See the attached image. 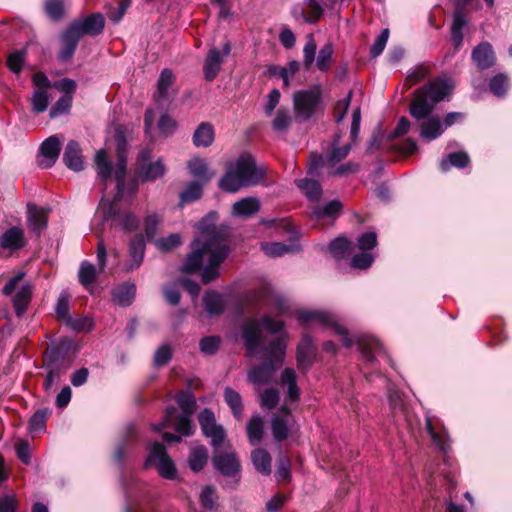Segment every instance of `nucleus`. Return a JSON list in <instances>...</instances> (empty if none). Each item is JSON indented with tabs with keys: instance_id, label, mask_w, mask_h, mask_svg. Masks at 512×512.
Wrapping results in <instances>:
<instances>
[{
	"instance_id": "obj_33",
	"label": "nucleus",
	"mask_w": 512,
	"mask_h": 512,
	"mask_svg": "<svg viewBox=\"0 0 512 512\" xmlns=\"http://www.w3.org/2000/svg\"><path fill=\"white\" fill-rule=\"evenodd\" d=\"M280 385L288 388L287 397L290 401H297L300 397V389L297 386V375L294 369L285 368L281 374Z\"/></svg>"
},
{
	"instance_id": "obj_3",
	"label": "nucleus",
	"mask_w": 512,
	"mask_h": 512,
	"mask_svg": "<svg viewBox=\"0 0 512 512\" xmlns=\"http://www.w3.org/2000/svg\"><path fill=\"white\" fill-rule=\"evenodd\" d=\"M264 170L256 165L254 157L243 152L233 163L226 166L225 174L219 180V187L235 193L243 187L256 186L264 179Z\"/></svg>"
},
{
	"instance_id": "obj_52",
	"label": "nucleus",
	"mask_w": 512,
	"mask_h": 512,
	"mask_svg": "<svg viewBox=\"0 0 512 512\" xmlns=\"http://www.w3.org/2000/svg\"><path fill=\"white\" fill-rule=\"evenodd\" d=\"M181 244V236L178 233L170 234L166 237H160L155 240L156 248L161 252H169Z\"/></svg>"
},
{
	"instance_id": "obj_2",
	"label": "nucleus",
	"mask_w": 512,
	"mask_h": 512,
	"mask_svg": "<svg viewBox=\"0 0 512 512\" xmlns=\"http://www.w3.org/2000/svg\"><path fill=\"white\" fill-rule=\"evenodd\" d=\"M447 95V81H430L414 92L409 113L418 123L419 135L425 141L435 140L444 132L440 118L431 114Z\"/></svg>"
},
{
	"instance_id": "obj_58",
	"label": "nucleus",
	"mask_w": 512,
	"mask_h": 512,
	"mask_svg": "<svg viewBox=\"0 0 512 512\" xmlns=\"http://www.w3.org/2000/svg\"><path fill=\"white\" fill-rule=\"evenodd\" d=\"M220 343L219 336H206L199 343L200 351L206 355H214L217 353Z\"/></svg>"
},
{
	"instance_id": "obj_30",
	"label": "nucleus",
	"mask_w": 512,
	"mask_h": 512,
	"mask_svg": "<svg viewBox=\"0 0 512 512\" xmlns=\"http://www.w3.org/2000/svg\"><path fill=\"white\" fill-rule=\"evenodd\" d=\"M97 178L106 185L110 180L113 168L105 150H99L94 159Z\"/></svg>"
},
{
	"instance_id": "obj_37",
	"label": "nucleus",
	"mask_w": 512,
	"mask_h": 512,
	"mask_svg": "<svg viewBox=\"0 0 512 512\" xmlns=\"http://www.w3.org/2000/svg\"><path fill=\"white\" fill-rule=\"evenodd\" d=\"M296 186L312 202H317L322 195V187L316 180L303 178L295 180Z\"/></svg>"
},
{
	"instance_id": "obj_9",
	"label": "nucleus",
	"mask_w": 512,
	"mask_h": 512,
	"mask_svg": "<svg viewBox=\"0 0 512 512\" xmlns=\"http://www.w3.org/2000/svg\"><path fill=\"white\" fill-rule=\"evenodd\" d=\"M44 366L47 375L43 386L46 391H50L60 381L61 376L65 374L69 366L66 363L65 356L58 348H52L46 352Z\"/></svg>"
},
{
	"instance_id": "obj_20",
	"label": "nucleus",
	"mask_w": 512,
	"mask_h": 512,
	"mask_svg": "<svg viewBox=\"0 0 512 512\" xmlns=\"http://www.w3.org/2000/svg\"><path fill=\"white\" fill-rule=\"evenodd\" d=\"M358 349L367 363H373L376 356L384 355L388 360L389 357L385 354L381 343L372 336H358L356 338Z\"/></svg>"
},
{
	"instance_id": "obj_13",
	"label": "nucleus",
	"mask_w": 512,
	"mask_h": 512,
	"mask_svg": "<svg viewBox=\"0 0 512 512\" xmlns=\"http://www.w3.org/2000/svg\"><path fill=\"white\" fill-rule=\"evenodd\" d=\"M231 52V44L229 41L225 42L222 47V51L217 48H211L207 54V57L203 64V73L205 80L213 81L223 64L224 58L227 57Z\"/></svg>"
},
{
	"instance_id": "obj_45",
	"label": "nucleus",
	"mask_w": 512,
	"mask_h": 512,
	"mask_svg": "<svg viewBox=\"0 0 512 512\" xmlns=\"http://www.w3.org/2000/svg\"><path fill=\"white\" fill-rule=\"evenodd\" d=\"M98 273H100L99 270L97 271L92 263L86 260L82 261L78 272L79 282L87 288L96 281Z\"/></svg>"
},
{
	"instance_id": "obj_40",
	"label": "nucleus",
	"mask_w": 512,
	"mask_h": 512,
	"mask_svg": "<svg viewBox=\"0 0 512 512\" xmlns=\"http://www.w3.org/2000/svg\"><path fill=\"white\" fill-rule=\"evenodd\" d=\"M203 305L207 313L210 315H219L223 313L225 303L220 293L216 291H208L203 297Z\"/></svg>"
},
{
	"instance_id": "obj_10",
	"label": "nucleus",
	"mask_w": 512,
	"mask_h": 512,
	"mask_svg": "<svg viewBox=\"0 0 512 512\" xmlns=\"http://www.w3.org/2000/svg\"><path fill=\"white\" fill-rule=\"evenodd\" d=\"M98 213L102 214L103 221L113 220L117 222L125 232L135 231L139 226V220L134 213L121 212L118 205L114 202L101 205Z\"/></svg>"
},
{
	"instance_id": "obj_8",
	"label": "nucleus",
	"mask_w": 512,
	"mask_h": 512,
	"mask_svg": "<svg viewBox=\"0 0 512 512\" xmlns=\"http://www.w3.org/2000/svg\"><path fill=\"white\" fill-rule=\"evenodd\" d=\"M154 466L160 477L166 480L178 478L177 468L172 458L168 455L166 447L159 442H154L149 447V453L145 460L144 467Z\"/></svg>"
},
{
	"instance_id": "obj_54",
	"label": "nucleus",
	"mask_w": 512,
	"mask_h": 512,
	"mask_svg": "<svg viewBox=\"0 0 512 512\" xmlns=\"http://www.w3.org/2000/svg\"><path fill=\"white\" fill-rule=\"evenodd\" d=\"M49 411L38 410L36 411L29 420V430L31 433L42 432L46 427V420L48 418Z\"/></svg>"
},
{
	"instance_id": "obj_36",
	"label": "nucleus",
	"mask_w": 512,
	"mask_h": 512,
	"mask_svg": "<svg viewBox=\"0 0 512 512\" xmlns=\"http://www.w3.org/2000/svg\"><path fill=\"white\" fill-rule=\"evenodd\" d=\"M208 461V450L203 445H196L190 449L188 464L193 472L203 470Z\"/></svg>"
},
{
	"instance_id": "obj_27",
	"label": "nucleus",
	"mask_w": 512,
	"mask_h": 512,
	"mask_svg": "<svg viewBox=\"0 0 512 512\" xmlns=\"http://www.w3.org/2000/svg\"><path fill=\"white\" fill-rule=\"evenodd\" d=\"M145 238L142 234H136L129 243V254L131 257L128 270L137 269L143 262L145 255Z\"/></svg>"
},
{
	"instance_id": "obj_22",
	"label": "nucleus",
	"mask_w": 512,
	"mask_h": 512,
	"mask_svg": "<svg viewBox=\"0 0 512 512\" xmlns=\"http://www.w3.org/2000/svg\"><path fill=\"white\" fill-rule=\"evenodd\" d=\"M472 60L481 69H489L495 63V54L490 43L482 42L472 51Z\"/></svg>"
},
{
	"instance_id": "obj_28",
	"label": "nucleus",
	"mask_w": 512,
	"mask_h": 512,
	"mask_svg": "<svg viewBox=\"0 0 512 512\" xmlns=\"http://www.w3.org/2000/svg\"><path fill=\"white\" fill-rule=\"evenodd\" d=\"M260 206V200L257 197H245L233 204L232 214L236 217L248 218L259 212Z\"/></svg>"
},
{
	"instance_id": "obj_56",
	"label": "nucleus",
	"mask_w": 512,
	"mask_h": 512,
	"mask_svg": "<svg viewBox=\"0 0 512 512\" xmlns=\"http://www.w3.org/2000/svg\"><path fill=\"white\" fill-rule=\"evenodd\" d=\"M218 499L216 490L213 486H205L200 494L201 505L208 510H213L216 507V501Z\"/></svg>"
},
{
	"instance_id": "obj_12",
	"label": "nucleus",
	"mask_w": 512,
	"mask_h": 512,
	"mask_svg": "<svg viewBox=\"0 0 512 512\" xmlns=\"http://www.w3.org/2000/svg\"><path fill=\"white\" fill-rule=\"evenodd\" d=\"M198 421L204 436L211 439L214 448H218L223 443L226 433L223 426L216 423L214 412L205 408L200 412Z\"/></svg>"
},
{
	"instance_id": "obj_23",
	"label": "nucleus",
	"mask_w": 512,
	"mask_h": 512,
	"mask_svg": "<svg viewBox=\"0 0 512 512\" xmlns=\"http://www.w3.org/2000/svg\"><path fill=\"white\" fill-rule=\"evenodd\" d=\"M63 162L71 170L77 172L83 170L84 160L78 142L71 140L67 143L63 154Z\"/></svg>"
},
{
	"instance_id": "obj_16",
	"label": "nucleus",
	"mask_w": 512,
	"mask_h": 512,
	"mask_svg": "<svg viewBox=\"0 0 512 512\" xmlns=\"http://www.w3.org/2000/svg\"><path fill=\"white\" fill-rule=\"evenodd\" d=\"M61 151V142L58 136L48 137L40 146L37 163L41 168L52 167L57 161Z\"/></svg>"
},
{
	"instance_id": "obj_31",
	"label": "nucleus",
	"mask_w": 512,
	"mask_h": 512,
	"mask_svg": "<svg viewBox=\"0 0 512 512\" xmlns=\"http://www.w3.org/2000/svg\"><path fill=\"white\" fill-rule=\"evenodd\" d=\"M126 170H127V161L124 153H118V159L114 167V176L116 181V197L121 198L126 191Z\"/></svg>"
},
{
	"instance_id": "obj_62",
	"label": "nucleus",
	"mask_w": 512,
	"mask_h": 512,
	"mask_svg": "<svg viewBox=\"0 0 512 512\" xmlns=\"http://www.w3.org/2000/svg\"><path fill=\"white\" fill-rule=\"evenodd\" d=\"M65 324L69 326L73 331L81 332V331H90L92 329L93 323L87 317H69L66 319Z\"/></svg>"
},
{
	"instance_id": "obj_39",
	"label": "nucleus",
	"mask_w": 512,
	"mask_h": 512,
	"mask_svg": "<svg viewBox=\"0 0 512 512\" xmlns=\"http://www.w3.org/2000/svg\"><path fill=\"white\" fill-rule=\"evenodd\" d=\"M247 436L251 445L260 443L264 436V420L259 414L253 415L247 423Z\"/></svg>"
},
{
	"instance_id": "obj_60",
	"label": "nucleus",
	"mask_w": 512,
	"mask_h": 512,
	"mask_svg": "<svg viewBox=\"0 0 512 512\" xmlns=\"http://www.w3.org/2000/svg\"><path fill=\"white\" fill-rule=\"evenodd\" d=\"M279 401V392L275 388H269L264 390L260 394V405L263 408L273 409L276 407Z\"/></svg>"
},
{
	"instance_id": "obj_44",
	"label": "nucleus",
	"mask_w": 512,
	"mask_h": 512,
	"mask_svg": "<svg viewBox=\"0 0 512 512\" xmlns=\"http://www.w3.org/2000/svg\"><path fill=\"white\" fill-rule=\"evenodd\" d=\"M330 254L336 259H342L352 251V243L344 236L332 240L328 246Z\"/></svg>"
},
{
	"instance_id": "obj_38",
	"label": "nucleus",
	"mask_w": 512,
	"mask_h": 512,
	"mask_svg": "<svg viewBox=\"0 0 512 512\" xmlns=\"http://www.w3.org/2000/svg\"><path fill=\"white\" fill-rule=\"evenodd\" d=\"M342 208L343 205L340 201L332 200L324 205H315L311 210V214L316 219L336 218Z\"/></svg>"
},
{
	"instance_id": "obj_42",
	"label": "nucleus",
	"mask_w": 512,
	"mask_h": 512,
	"mask_svg": "<svg viewBox=\"0 0 512 512\" xmlns=\"http://www.w3.org/2000/svg\"><path fill=\"white\" fill-rule=\"evenodd\" d=\"M251 459L255 469L264 475L271 473V456L262 448L256 449L251 454Z\"/></svg>"
},
{
	"instance_id": "obj_55",
	"label": "nucleus",
	"mask_w": 512,
	"mask_h": 512,
	"mask_svg": "<svg viewBox=\"0 0 512 512\" xmlns=\"http://www.w3.org/2000/svg\"><path fill=\"white\" fill-rule=\"evenodd\" d=\"M72 105V96L63 95L51 107L49 115L51 118H56L62 114L68 113Z\"/></svg>"
},
{
	"instance_id": "obj_47",
	"label": "nucleus",
	"mask_w": 512,
	"mask_h": 512,
	"mask_svg": "<svg viewBox=\"0 0 512 512\" xmlns=\"http://www.w3.org/2000/svg\"><path fill=\"white\" fill-rule=\"evenodd\" d=\"M261 250L269 257H281L293 251V246L280 242H263L261 243Z\"/></svg>"
},
{
	"instance_id": "obj_63",
	"label": "nucleus",
	"mask_w": 512,
	"mask_h": 512,
	"mask_svg": "<svg viewBox=\"0 0 512 512\" xmlns=\"http://www.w3.org/2000/svg\"><path fill=\"white\" fill-rule=\"evenodd\" d=\"M44 7L47 15L53 20H58L63 16V0H46Z\"/></svg>"
},
{
	"instance_id": "obj_46",
	"label": "nucleus",
	"mask_w": 512,
	"mask_h": 512,
	"mask_svg": "<svg viewBox=\"0 0 512 512\" xmlns=\"http://www.w3.org/2000/svg\"><path fill=\"white\" fill-rule=\"evenodd\" d=\"M333 53L334 46L332 43L328 42L321 47L316 59V67L318 70L322 72H327L330 69Z\"/></svg>"
},
{
	"instance_id": "obj_21",
	"label": "nucleus",
	"mask_w": 512,
	"mask_h": 512,
	"mask_svg": "<svg viewBox=\"0 0 512 512\" xmlns=\"http://www.w3.org/2000/svg\"><path fill=\"white\" fill-rule=\"evenodd\" d=\"M316 349L308 335H304L297 346V366L299 370L307 371L314 360Z\"/></svg>"
},
{
	"instance_id": "obj_11",
	"label": "nucleus",
	"mask_w": 512,
	"mask_h": 512,
	"mask_svg": "<svg viewBox=\"0 0 512 512\" xmlns=\"http://www.w3.org/2000/svg\"><path fill=\"white\" fill-rule=\"evenodd\" d=\"M176 76L171 69L165 68L161 71L157 80V90L153 95L154 101L161 108L170 105L177 95L174 88Z\"/></svg>"
},
{
	"instance_id": "obj_6",
	"label": "nucleus",
	"mask_w": 512,
	"mask_h": 512,
	"mask_svg": "<svg viewBox=\"0 0 512 512\" xmlns=\"http://www.w3.org/2000/svg\"><path fill=\"white\" fill-rule=\"evenodd\" d=\"M295 318L300 325L319 324L324 327H331L335 334L341 337L344 347L349 348L353 345V339L349 337L345 327L338 323L337 317L325 310H298Z\"/></svg>"
},
{
	"instance_id": "obj_64",
	"label": "nucleus",
	"mask_w": 512,
	"mask_h": 512,
	"mask_svg": "<svg viewBox=\"0 0 512 512\" xmlns=\"http://www.w3.org/2000/svg\"><path fill=\"white\" fill-rule=\"evenodd\" d=\"M389 406L393 414L402 413L404 410V400L401 392L396 389H389L388 391Z\"/></svg>"
},
{
	"instance_id": "obj_59",
	"label": "nucleus",
	"mask_w": 512,
	"mask_h": 512,
	"mask_svg": "<svg viewBox=\"0 0 512 512\" xmlns=\"http://www.w3.org/2000/svg\"><path fill=\"white\" fill-rule=\"evenodd\" d=\"M317 45L312 36L309 37L303 48V66L309 70L315 61Z\"/></svg>"
},
{
	"instance_id": "obj_41",
	"label": "nucleus",
	"mask_w": 512,
	"mask_h": 512,
	"mask_svg": "<svg viewBox=\"0 0 512 512\" xmlns=\"http://www.w3.org/2000/svg\"><path fill=\"white\" fill-rule=\"evenodd\" d=\"M224 400L237 420L243 416V402L241 395L230 387L224 389Z\"/></svg>"
},
{
	"instance_id": "obj_26",
	"label": "nucleus",
	"mask_w": 512,
	"mask_h": 512,
	"mask_svg": "<svg viewBox=\"0 0 512 512\" xmlns=\"http://www.w3.org/2000/svg\"><path fill=\"white\" fill-rule=\"evenodd\" d=\"M166 173V166L162 159L155 162L140 163L139 165V178L143 182H153L161 178Z\"/></svg>"
},
{
	"instance_id": "obj_34",
	"label": "nucleus",
	"mask_w": 512,
	"mask_h": 512,
	"mask_svg": "<svg viewBox=\"0 0 512 512\" xmlns=\"http://www.w3.org/2000/svg\"><path fill=\"white\" fill-rule=\"evenodd\" d=\"M32 298V286L23 285L12 299V304L17 317H22Z\"/></svg>"
},
{
	"instance_id": "obj_19",
	"label": "nucleus",
	"mask_w": 512,
	"mask_h": 512,
	"mask_svg": "<svg viewBox=\"0 0 512 512\" xmlns=\"http://www.w3.org/2000/svg\"><path fill=\"white\" fill-rule=\"evenodd\" d=\"M75 29V25H68L61 34V48L58 53V59L61 62L69 61L75 53L78 42L81 38Z\"/></svg>"
},
{
	"instance_id": "obj_4",
	"label": "nucleus",
	"mask_w": 512,
	"mask_h": 512,
	"mask_svg": "<svg viewBox=\"0 0 512 512\" xmlns=\"http://www.w3.org/2000/svg\"><path fill=\"white\" fill-rule=\"evenodd\" d=\"M176 402L183 414L179 415L175 407H168L163 420L153 424L152 429L160 432L164 428L173 427L177 433L185 437L190 436L194 432L191 417L197 407L196 398L190 391H182L178 394Z\"/></svg>"
},
{
	"instance_id": "obj_18",
	"label": "nucleus",
	"mask_w": 512,
	"mask_h": 512,
	"mask_svg": "<svg viewBox=\"0 0 512 512\" xmlns=\"http://www.w3.org/2000/svg\"><path fill=\"white\" fill-rule=\"evenodd\" d=\"M213 465L223 476L235 478L240 473V462L235 453H218L212 459Z\"/></svg>"
},
{
	"instance_id": "obj_17",
	"label": "nucleus",
	"mask_w": 512,
	"mask_h": 512,
	"mask_svg": "<svg viewBox=\"0 0 512 512\" xmlns=\"http://www.w3.org/2000/svg\"><path fill=\"white\" fill-rule=\"evenodd\" d=\"M69 25H75V31L80 37L83 35L96 36L103 32L105 21L102 14L94 13L85 18L76 19Z\"/></svg>"
},
{
	"instance_id": "obj_61",
	"label": "nucleus",
	"mask_w": 512,
	"mask_h": 512,
	"mask_svg": "<svg viewBox=\"0 0 512 512\" xmlns=\"http://www.w3.org/2000/svg\"><path fill=\"white\" fill-rule=\"evenodd\" d=\"M261 328L269 332L270 334H277L284 328V322L281 320L273 319L269 314H265L258 319Z\"/></svg>"
},
{
	"instance_id": "obj_14",
	"label": "nucleus",
	"mask_w": 512,
	"mask_h": 512,
	"mask_svg": "<svg viewBox=\"0 0 512 512\" xmlns=\"http://www.w3.org/2000/svg\"><path fill=\"white\" fill-rule=\"evenodd\" d=\"M454 1V17L450 28L451 37L455 48H459L463 42V28L467 26L466 14L467 5L472 0H453Z\"/></svg>"
},
{
	"instance_id": "obj_24",
	"label": "nucleus",
	"mask_w": 512,
	"mask_h": 512,
	"mask_svg": "<svg viewBox=\"0 0 512 512\" xmlns=\"http://www.w3.org/2000/svg\"><path fill=\"white\" fill-rule=\"evenodd\" d=\"M25 245L24 232L17 226L10 227L0 237V246L3 249L19 250Z\"/></svg>"
},
{
	"instance_id": "obj_57",
	"label": "nucleus",
	"mask_w": 512,
	"mask_h": 512,
	"mask_svg": "<svg viewBox=\"0 0 512 512\" xmlns=\"http://www.w3.org/2000/svg\"><path fill=\"white\" fill-rule=\"evenodd\" d=\"M49 96L46 90L36 89L32 96V109L36 113L44 112L48 107Z\"/></svg>"
},
{
	"instance_id": "obj_49",
	"label": "nucleus",
	"mask_w": 512,
	"mask_h": 512,
	"mask_svg": "<svg viewBox=\"0 0 512 512\" xmlns=\"http://www.w3.org/2000/svg\"><path fill=\"white\" fill-rule=\"evenodd\" d=\"M203 193V186L198 181H193L188 184L186 189L180 193L181 203H189L199 199Z\"/></svg>"
},
{
	"instance_id": "obj_32",
	"label": "nucleus",
	"mask_w": 512,
	"mask_h": 512,
	"mask_svg": "<svg viewBox=\"0 0 512 512\" xmlns=\"http://www.w3.org/2000/svg\"><path fill=\"white\" fill-rule=\"evenodd\" d=\"M135 293L136 286L132 283H125L112 291V300L122 307H127L133 302Z\"/></svg>"
},
{
	"instance_id": "obj_53",
	"label": "nucleus",
	"mask_w": 512,
	"mask_h": 512,
	"mask_svg": "<svg viewBox=\"0 0 512 512\" xmlns=\"http://www.w3.org/2000/svg\"><path fill=\"white\" fill-rule=\"evenodd\" d=\"M69 301L70 295L66 291H63L58 296V299L55 304L56 315L58 319H60L63 322L70 317Z\"/></svg>"
},
{
	"instance_id": "obj_35",
	"label": "nucleus",
	"mask_w": 512,
	"mask_h": 512,
	"mask_svg": "<svg viewBox=\"0 0 512 512\" xmlns=\"http://www.w3.org/2000/svg\"><path fill=\"white\" fill-rule=\"evenodd\" d=\"M214 128L208 122H202L193 134V144L196 147H209L214 141Z\"/></svg>"
},
{
	"instance_id": "obj_48",
	"label": "nucleus",
	"mask_w": 512,
	"mask_h": 512,
	"mask_svg": "<svg viewBox=\"0 0 512 512\" xmlns=\"http://www.w3.org/2000/svg\"><path fill=\"white\" fill-rule=\"evenodd\" d=\"M161 222L162 218L160 215L156 213L148 214L143 221V228L145 232L144 238H146L148 241L154 239Z\"/></svg>"
},
{
	"instance_id": "obj_25",
	"label": "nucleus",
	"mask_w": 512,
	"mask_h": 512,
	"mask_svg": "<svg viewBox=\"0 0 512 512\" xmlns=\"http://www.w3.org/2000/svg\"><path fill=\"white\" fill-rule=\"evenodd\" d=\"M27 210L28 226L32 232L39 236L47 227V213L43 208H38L36 205L30 203L27 205Z\"/></svg>"
},
{
	"instance_id": "obj_1",
	"label": "nucleus",
	"mask_w": 512,
	"mask_h": 512,
	"mask_svg": "<svg viewBox=\"0 0 512 512\" xmlns=\"http://www.w3.org/2000/svg\"><path fill=\"white\" fill-rule=\"evenodd\" d=\"M229 247L219 237L215 227L202 229L200 237L191 243V252L182 267V271L193 273L201 269L204 284L219 276V266L228 257Z\"/></svg>"
},
{
	"instance_id": "obj_50",
	"label": "nucleus",
	"mask_w": 512,
	"mask_h": 512,
	"mask_svg": "<svg viewBox=\"0 0 512 512\" xmlns=\"http://www.w3.org/2000/svg\"><path fill=\"white\" fill-rule=\"evenodd\" d=\"M136 436V432H135V427L134 425H130L128 428H127V431H126V434L123 438V440L121 441V443H119V445L116 447V450H115V453H114V459L117 463L119 464H123L124 462V458H125V449H126V446L134 440Z\"/></svg>"
},
{
	"instance_id": "obj_43",
	"label": "nucleus",
	"mask_w": 512,
	"mask_h": 512,
	"mask_svg": "<svg viewBox=\"0 0 512 512\" xmlns=\"http://www.w3.org/2000/svg\"><path fill=\"white\" fill-rule=\"evenodd\" d=\"M188 169L190 174L203 181L208 182L212 176L213 173L209 172L208 164L204 159L201 158H195L188 162Z\"/></svg>"
},
{
	"instance_id": "obj_29",
	"label": "nucleus",
	"mask_w": 512,
	"mask_h": 512,
	"mask_svg": "<svg viewBox=\"0 0 512 512\" xmlns=\"http://www.w3.org/2000/svg\"><path fill=\"white\" fill-rule=\"evenodd\" d=\"M280 410L284 415H276L271 420L272 434L278 442L285 440L289 434L287 417L290 415V410L286 406H282Z\"/></svg>"
},
{
	"instance_id": "obj_51",
	"label": "nucleus",
	"mask_w": 512,
	"mask_h": 512,
	"mask_svg": "<svg viewBox=\"0 0 512 512\" xmlns=\"http://www.w3.org/2000/svg\"><path fill=\"white\" fill-rule=\"evenodd\" d=\"M489 87H490V91L496 97L504 96L509 87L508 77L503 73H499V74L495 75L490 80Z\"/></svg>"
},
{
	"instance_id": "obj_15",
	"label": "nucleus",
	"mask_w": 512,
	"mask_h": 512,
	"mask_svg": "<svg viewBox=\"0 0 512 512\" xmlns=\"http://www.w3.org/2000/svg\"><path fill=\"white\" fill-rule=\"evenodd\" d=\"M242 338L250 356H254L259 348L260 351L262 350L264 347H261L262 329L258 319H250L244 323L242 326Z\"/></svg>"
},
{
	"instance_id": "obj_5",
	"label": "nucleus",
	"mask_w": 512,
	"mask_h": 512,
	"mask_svg": "<svg viewBox=\"0 0 512 512\" xmlns=\"http://www.w3.org/2000/svg\"><path fill=\"white\" fill-rule=\"evenodd\" d=\"M286 346L287 344L283 337L273 339L265 345L261 350L263 362L249 371V381L253 384L269 383L275 370L279 368L284 361Z\"/></svg>"
},
{
	"instance_id": "obj_7",
	"label": "nucleus",
	"mask_w": 512,
	"mask_h": 512,
	"mask_svg": "<svg viewBox=\"0 0 512 512\" xmlns=\"http://www.w3.org/2000/svg\"><path fill=\"white\" fill-rule=\"evenodd\" d=\"M322 101V89L320 85H314L309 89L299 90L293 95L294 111L301 121L309 120L318 110Z\"/></svg>"
}]
</instances>
